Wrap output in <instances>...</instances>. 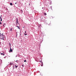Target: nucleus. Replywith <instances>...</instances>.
Returning a JSON list of instances; mask_svg holds the SVG:
<instances>
[{"instance_id": "bb28decb", "label": "nucleus", "mask_w": 76, "mask_h": 76, "mask_svg": "<svg viewBox=\"0 0 76 76\" xmlns=\"http://www.w3.org/2000/svg\"><path fill=\"white\" fill-rule=\"evenodd\" d=\"M43 8H44L43 7H42V9H43Z\"/></svg>"}, {"instance_id": "ddd939ff", "label": "nucleus", "mask_w": 76, "mask_h": 76, "mask_svg": "<svg viewBox=\"0 0 76 76\" xmlns=\"http://www.w3.org/2000/svg\"><path fill=\"white\" fill-rule=\"evenodd\" d=\"M24 35H27V34H24Z\"/></svg>"}, {"instance_id": "6e6552de", "label": "nucleus", "mask_w": 76, "mask_h": 76, "mask_svg": "<svg viewBox=\"0 0 76 76\" xmlns=\"http://www.w3.org/2000/svg\"><path fill=\"white\" fill-rule=\"evenodd\" d=\"M15 68H17V67H18V66H16V65H15Z\"/></svg>"}, {"instance_id": "f3484780", "label": "nucleus", "mask_w": 76, "mask_h": 76, "mask_svg": "<svg viewBox=\"0 0 76 76\" xmlns=\"http://www.w3.org/2000/svg\"><path fill=\"white\" fill-rule=\"evenodd\" d=\"M10 46H11V44H10Z\"/></svg>"}, {"instance_id": "4be33fe9", "label": "nucleus", "mask_w": 76, "mask_h": 76, "mask_svg": "<svg viewBox=\"0 0 76 76\" xmlns=\"http://www.w3.org/2000/svg\"><path fill=\"white\" fill-rule=\"evenodd\" d=\"M29 4V6H30V4Z\"/></svg>"}, {"instance_id": "a878e982", "label": "nucleus", "mask_w": 76, "mask_h": 76, "mask_svg": "<svg viewBox=\"0 0 76 76\" xmlns=\"http://www.w3.org/2000/svg\"><path fill=\"white\" fill-rule=\"evenodd\" d=\"M1 54V53H0V54Z\"/></svg>"}, {"instance_id": "5701e85b", "label": "nucleus", "mask_w": 76, "mask_h": 76, "mask_svg": "<svg viewBox=\"0 0 76 76\" xmlns=\"http://www.w3.org/2000/svg\"><path fill=\"white\" fill-rule=\"evenodd\" d=\"M1 34V33H0V34Z\"/></svg>"}, {"instance_id": "9b49d317", "label": "nucleus", "mask_w": 76, "mask_h": 76, "mask_svg": "<svg viewBox=\"0 0 76 76\" xmlns=\"http://www.w3.org/2000/svg\"><path fill=\"white\" fill-rule=\"evenodd\" d=\"M44 15H47V13H45H45H44Z\"/></svg>"}, {"instance_id": "1a4fd4ad", "label": "nucleus", "mask_w": 76, "mask_h": 76, "mask_svg": "<svg viewBox=\"0 0 76 76\" xmlns=\"http://www.w3.org/2000/svg\"><path fill=\"white\" fill-rule=\"evenodd\" d=\"M10 5L11 6H12V5H13V4H12V3H10Z\"/></svg>"}, {"instance_id": "39448f33", "label": "nucleus", "mask_w": 76, "mask_h": 76, "mask_svg": "<svg viewBox=\"0 0 76 76\" xmlns=\"http://www.w3.org/2000/svg\"><path fill=\"white\" fill-rule=\"evenodd\" d=\"M41 66H43V63H41Z\"/></svg>"}, {"instance_id": "0eeeda50", "label": "nucleus", "mask_w": 76, "mask_h": 76, "mask_svg": "<svg viewBox=\"0 0 76 76\" xmlns=\"http://www.w3.org/2000/svg\"><path fill=\"white\" fill-rule=\"evenodd\" d=\"M1 55H2V56H4V53H1Z\"/></svg>"}, {"instance_id": "f8f14e48", "label": "nucleus", "mask_w": 76, "mask_h": 76, "mask_svg": "<svg viewBox=\"0 0 76 76\" xmlns=\"http://www.w3.org/2000/svg\"><path fill=\"white\" fill-rule=\"evenodd\" d=\"M10 65H12V63H10Z\"/></svg>"}, {"instance_id": "7ed1b4c3", "label": "nucleus", "mask_w": 76, "mask_h": 76, "mask_svg": "<svg viewBox=\"0 0 76 76\" xmlns=\"http://www.w3.org/2000/svg\"><path fill=\"white\" fill-rule=\"evenodd\" d=\"M9 51H10V52H12V49H11V47H10V50Z\"/></svg>"}, {"instance_id": "dca6fc26", "label": "nucleus", "mask_w": 76, "mask_h": 76, "mask_svg": "<svg viewBox=\"0 0 76 76\" xmlns=\"http://www.w3.org/2000/svg\"><path fill=\"white\" fill-rule=\"evenodd\" d=\"M22 66L23 67V66H24V65H22Z\"/></svg>"}, {"instance_id": "9d476101", "label": "nucleus", "mask_w": 76, "mask_h": 76, "mask_svg": "<svg viewBox=\"0 0 76 76\" xmlns=\"http://www.w3.org/2000/svg\"><path fill=\"white\" fill-rule=\"evenodd\" d=\"M12 31V28H11L10 30V31Z\"/></svg>"}, {"instance_id": "f257e3e1", "label": "nucleus", "mask_w": 76, "mask_h": 76, "mask_svg": "<svg viewBox=\"0 0 76 76\" xmlns=\"http://www.w3.org/2000/svg\"><path fill=\"white\" fill-rule=\"evenodd\" d=\"M0 38L1 39H3L4 40V35H3V33L1 34H0Z\"/></svg>"}, {"instance_id": "393cba45", "label": "nucleus", "mask_w": 76, "mask_h": 76, "mask_svg": "<svg viewBox=\"0 0 76 76\" xmlns=\"http://www.w3.org/2000/svg\"><path fill=\"white\" fill-rule=\"evenodd\" d=\"M40 62H41V61H40Z\"/></svg>"}, {"instance_id": "2eb2a0df", "label": "nucleus", "mask_w": 76, "mask_h": 76, "mask_svg": "<svg viewBox=\"0 0 76 76\" xmlns=\"http://www.w3.org/2000/svg\"><path fill=\"white\" fill-rule=\"evenodd\" d=\"M0 24H1V22H0Z\"/></svg>"}, {"instance_id": "4468645a", "label": "nucleus", "mask_w": 76, "mask_h": 76, "mask_svg": "<svg viewBox=\"0 0 76 76\" xmlns=\"http://www.w3.org/2000/svg\"><path fill=\"white\" fill-rule=\"evenodd\" d=\"M26 60H25L24 61V62H26Z\"/></svg>"}, {"instance_id": "6ab92c4d", "label": "nucleus", "mask_w": 76, "mask_h": 76, "mask_svg": "<svg viewBox=\"0 0 76 76\" xmlns=\"http://www.w3.org/2000/svg\"><path fill=\"white\" fill-rule=\"evenodd\" d=\"M15 4H17V3H15Z\"/></svg>"}, {"instance_id": "aec40b11", "label": "nucleus", "mask_w": 76, "mask_h": 76, "mask_svg": "<svg viewBox=\"0 0 76 76\" xmlns=\"http://www.w3.org/2000/svg\"><path fill=\"white\" fill-rule=\"evenodd\" d=\"M2 16L1 15V17Z\"/></svg>"}, {"instance_id": "20e7f679", "label": "nucleus", "mask_w": 76, "mask_h": 76, "mask_svg": "<svg viewBox=\"0 0 76 76\" xmlns=\"http://www.w3.org/2000/svg\"><path fill=\"white\" fill-rule=\"evenodd\" d=\"M1 16H0V19L1 20V21H2V18H1Z\"/></svg>"}, {"instance_id": "423d86ee", "label": "nucleus", "mask_w": 76, "mask_h": 76, "mask_svg": "<svg viewBox=\"0 0 76 76\" xmlns=\"http://www.w3.org/2000/svg\"><path fill=\"white\" fill-rule=\"evenodd\" d=\"M16 27H17L18 28V29H20V28H19V27L18 26H16Z\"/></svg>"}, {"instance_id": "412c9836", "label": "nucleus", "mask_w": 76, "mask_h": 76, "mask_svg": "<svg viewBox=\"0 0 76 76\" xmlns=\"http://www.w3.org/2000/svg\"><path fill=\"white\" fill-rule=\"evenodd\" d=\"M26 31L25 32V33H26Z\"/></svg>"}, {"instance_id": "b1692460", "label": "nucleus", "mask_w": 76, "mask_h": 76, "mask_svg": "<svg viewBox=\"0 0 76 76\" xmlns=\"http://www.w3.org/2000/svg\"><path fill=\"white\" fill-rule=\"evenodd\" d=\"M3 26H4V25H3Z\"/></svg>"}, {"instance_id": "a211bd4d", "label": "nucleus", "mask_w": 76, "mask_h": 76, "mask_svg": "<svg viewBox=\"0 0 76 76\" xmlns=\"http://www.w3.org/2000/svg\"><path fill=\"white\" fill-rule=\"evenodd\" d=\"M17 33H18V32H17V34H16V35L17 36L18 35V34H17Z\"/></svg>"}, {"instance_id": "f03ea898", "label": "nucleus", "mask_w": 76, "mask_h": 76, "mask_svg": "<svg viewBox=\"0 0 76 76\" xmlns=\"http://www.w3.org/2000/svg\"><path fill=\"white\" fill-rule=\"evenodd\" d=\"M16 25H17V24H18V23H19V21H18V18H16Z\"/></svg>"}]
</instances>
